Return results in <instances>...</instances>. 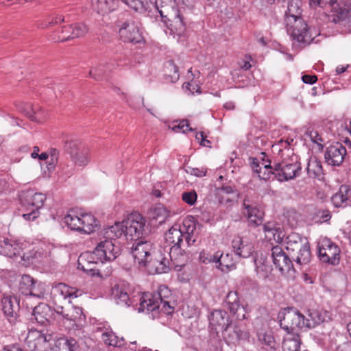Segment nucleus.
Listing matches in <instances>:
<instances>
[{
	"instance_id": "48",
	"label": "nucleus",
	"mask_w": 351,
	"mask_h": 351,
	"mask_svg": "<svg viewBox=\"0 0 351 351\" xmlns=\"http://www.w3.org/2000/svg\"><path fill=\"white\" fill-rule=\"evenodd\" d=\"M53 39L56 42H64L72 38V25H64L61 28V31L57 36H54Z\"/></svg>"
},
{
	"instance_id": "39",
	"label": "nucleus",
	"mask_w": 351,
	"mask_h": 351,
	"mask_svg": "<svg viewBox=\"0 0 351 351\" xmlns=\"http://www.w3.org/2000/svg\"><path fill=\"white\" fill-rule=\"evenodd\" d=\"M101 339L105 344L113 347H121L124 345V339L119 338L112 330L106 329L101 334Z\"/></svg>"
},
{
	"instance_id": "64",
	"label": "nucleus",
	"mask_w": 351,
	"mask_h": 351,
	"mask_svg": "<svg viewBox=\"0 0 351 351\" xmlns=\"http://www.w3.org/2000/svg\"><path fill=\"white\" fill-rule=\"evenodd\" d=\"M255 204H257L254 202L248 195L245 196L243 202V207L245 209V211L247 209H252V206Z\"/></svg>"
},
{
	"instance_id": "15",
	"label": "nucleus",
	"mask_w": 351,
	"mask_h": 351,
	"mask_svg": "<svg viewBox=\"0 0 351 351\" xmlns=\"http://www.w3.org/2000/svg\"><path fill=\"white\" fill-rule=\"evenodd\" d=\"M110 297L116 304L123 306H130L134 303V298L131 296V287L125 282H119L112 287Z\"/></svg>"
},
{
	"instance_id": "33",
	"label": "nucleus",
	"mask_w": 351,
	"mask_h": 351,
	"mask_svg": "<svg viewBox=\"0 0 351 351\" xmlns=\"http://www.w3.org/2000/svg\"><path fill=\"white\" fill-rule=\"evenodd\" d=\"M181 228L177 226H172L165 234V239L167 242L182 247L184 239Z\"/></svg>"
},
{
	"instance_id": "24",
	"label": "nucleus",
	"mask_w": 351,
	"mask_h": 351,
	"mask_svg": "<svg viewBox=\"0 0 351 351\" xmlns=\"http://www.w3.org/2000/svg\"><path fill=\"white\" fill-rule=\"evenodd\" d=\"M230 322V316L225 311L215 310L209 316L210 329L215 330L217 334L219 333L218 328L222 331Z\"/></svg>"
},
{
	"instance_id": "62",
	"label": "nucleus",
	"mask_w": 351,
	"mask_h": 351,
	"mask_svg": "<svg viewBox=\"0 0 351 351\" xmlns=\"http://www.w3.org/2000/svg\"><path fill=\"white\" fill-rule=\"evenodd\" d=\"M25 210L27 212L26 213L23 214V217L25 220H34L38 217V210L33 209H27L25 208Z\"/></svg>"
},
{
	"instance_id": "49",
	"label": "nucleus",
	"mask_w": 351,
	"mask_h": 351,
	"mask_svg": "<svg viewBox=\"0 0 351 351\" xmlns=\"http://www.w3.org/2000/svg\"><path fill=\"white\" fill-rule=\"evenodd\" d=\"M88 29L84 23L72 24V38L84 37L88 32Z\"/></svg>"
},
{
	"instance_id": "20",
	"label": "nucleus",
	"mask_w": 351,
	"mask_h": 351,
	"mask_svg": "<svg viewBox=\"0 0 351 351\" xmlns=\"http://www.w3.org/2000/svg\"><path fill=\"white\" fill-rule=\"evenodd\" d=\"M346 154V147L341 143H336L327 148L324 157L328 165L339 166L343 162Z\"/></svg>"
},
{
	"instance_id": "30",
	"label": "nucleus",
	"mask_w": 351,
	"mask_h": 351,
	"mask_svg": "<svg viewBox=\"0 0 351 351\" xmlns=\"http://www.w3.org/2000/svg\"><path fill=\"white\" fill-rule=\"evenodd\" d=\"M93 9L98 13L105 15L117 6V0H92Z\"/></svg>"
},
{
	"instance_id": "17",
	"label": "nucleus",
	"mask_w": 351,
	"mask_h": 351,
	"mask_svg": "<svg viewBox=\"0 0 351 351\" xmlns=\"http://www.w3.org/2000/svg\"><path fill=\"white\" fill-rule=\"evenodd\" d=\"M271 256L273 263L282 273L289 272L293 268L290 254H286L280 246L276 245L271 248Z\"/></svg>"
},
{
	"instance_id": "6",
	"label": "nucleus",
	"mask_w": 351,
	"mask_h": 351,
	"mask_svg": "<svg viewBox=\"0 0 351 351\" xmlns=\"http://www.w3.org/2000/svg\"><path fill=\"white\" fill-rule=\"evenodd\" d=\"M56 340L53 334L33 330L29 331L25 341L31 351H53Z\"/></svg>"
},
{
	"instance_id": "19",
	"label": "nucleus",
	"mask_w": 351,
	"mask_h": 351,
	"mask_svg": "<svg viewBox=\"0 0 351 351\" xmlns=\"http://www.w3.org/2000/svg\"><path fill=\"white\" fill-rule=\"evenodd\" d=\"M251 167L261 180H268L272 176L275 178V164L271 166V161L269 160H265L263 158L262 161H259L257 158H253Z\"/></svg>"
},
{
	"instance_id": "9",
	"label": "nucleus",
	"mask_w": 351,
	"mask_h": 351,
	"mask_svg": "<svg viewBox=\"0 0 351 351\" xmlns=\"http://www.w3.org/2000/svg\"><path fill=\"white\" fill-rule=\"evenodd\" d=\"M106 228L104 230V240L101 241L93 252L102 261H112L121 254V248L116 245L117 239H109L106 237Z\"/></svg>"
},
{
	"instance_id": "21",
	"label": "nucleus",
	"mask_w": 351,
	"mask_h": 351,
	"mask_svg": "<svg viewBox=\"0 0 351 351\" xmlns=\"http://www.w3.org/2000/svg\"><path fill=\"white\" fill-rule=\"evenodd\" d=\"M162 21L167 23L171 32L178 35H181L186 29L184 17L179 10L165 16Z\"/></svg>"
},
{
	"instance_id": "34",
	"label": "nucleus",
	"mask_w": 351,
	"mask_h": 351,
	"mask_svg": "<svg viewBox=\"0 0 351 351\" xmlns=\"http://www.w3.org/2000/svg\"><path fill=\"white\" fill-rule=\"evenodd\" d=\"M78 345L73 338L61 337L57 339L53 351H77Z\"/></svg>"
},
{
	"instance_id": "43",
	"label": "nucleus",
	"mask_w": 351,
	"mask_h": 351,
	"mask_svg": "<svg viewBox=\"0 0 351 351\" xmlns=\"http://www.w3.org/2000/svg\"><path fill=\"white\" fill-rule=\"evenodd\" d=\"M57 290L60 293L63 299L66 298H75L82 294V291L78 289H75L73 287H69L64 283H60L57 287Z\"/></svg>"
},
{
	"instance_id": "32",
	"label": "nucleus",
	"mask_w": 351,
	"mask_h": 351,
	"mask_svg": "<svg viewBox=\"0 0 351 351\" xmlns=\"http://www.w3.org/2000/svg\"><path fill=\"white\" fill-rule=\"evenodd\" d=\"M155 7L162 19L178 10L176 0H155Z\"/></svg>"
},
{
	"instance_id": "27",
	"label": "nucleus",
	"mask_w": 351,
	"mask_h": 351,
	"mask_svg": "<svg viewBox=\"0 0 351 351\" xmlns=\"http://www.w3.org/2000/svg\"><path fill=\"white\" fill-rule=\"evenodd\" d=\"M53 315L51 308L45 303H40L35 306L32 313L31 320L44 325L47 323Z\"/></svg>"
},
{
	"instance_id": "60",
	"label": "nucleus",
	"mask_w": 351,
	"mask_h": 351,
	"mask_svg": "<svg viewBox=\"0 0 351 351\" xmlns=\"http://www.w3.org/2000/svg\"><path fill=\"white\" fill-rule=\"evenodd\" d=\"M239 196H234V195H222L219 197V202L221 204L231 205L234 202L237 201Z\"/></svg>"
},
{
	"instance_id": "1",
	"label": "nucleus",
	"mask_w": 351,
	"mask_h": 351,
	"mask_svg": "<svg viewBox=\"0 0 351 351\" xmlns=\"http://www.w3.org/2000/svg\"><path fill=\"white\" fill-rule=\"evenodd\" d=\"M145 222V219L139 213H132L127 219L107 228L106 237L117 239L123 235L127 240L136 241L143 235Z\"/></svg>"
},
{
	"instance_id": "50",
	"label": "nucleus",
	"mask_w": 351,
	"mask_h": 351,
	"mask_svg": "<svg viewBox=\"0 0 351 351\" xmlns=\"http://www.w3.org/2000/svg\"><path fill=\"white\" fill-rule=\"evenodd\" d=\"M71 160L75 165L79 166H84L87 165L88 162V149L83 147L79 150L78 154H75L71 157Z\"/></svg>"
},
{
	"instance_id": "25",
	"label": "nucleus",
	"mask_w": 351,
	"mask_h": 351,
	"mask_svg": "<svg viewBox=\"0 0 351 351\" xmlns=\"http://www.w3.org/2000/svg\"><path fill=\"white\" fill-rule=\"evenodd\" d=\"M196 221L193 217H188L183 220L181 230L184 234V240L187 246H191L196 242Z\"/></svg>"
},
{
	"instance_id": "44",
	"label": "nucleus",
	"mask_w": 351,
	"mask_h": 351,
	"mask_svg": "<svg viewBox=\"0 0 351 351\" xmlns=\"http://www.w3.org/2000/svg\"><path fill=\"white\" fill-rule=\"evenodd\" d=\"M127 5L139 12L146 11L151 3L150 0H121Z\"/></svg>"
},
{
	"instance_id": "63",
	"label": "nucleus",
	"mask_w": 351,
	"mask_h": 351,
	"mask_svg": "<svg viewBox=\"0 0 351 351\" xmlns=\"http://www.w3.org/2000/svg\"><path fill=\"white\" fill-rule=\"evenodd\" d=\"M280 228H276V225L274 222H268L263 226V230L265 232H271L274 236H275L276 233L274 232H277Z\"/></svg>"
},
{
	"instance_id": "56",
	"label": "nucleus",
	"mask_w": 351,
	"mask_h": 351,
	"mask_svg": "<svg viewBox=\"0 0 351 351\" xmlns=\"http://www.w3.org/2000/svg\"><path fill=\"white\" fill-rule=\"evenodd\" d=\"M197 195L195 191L184 192L182 195V200L189 205H194L197 201Z\"/></svg>"
},
{
	"instance_id": "45",
	"label": "nucleus",
	"mask_w": 351,
	"mask_h": 351,
	"mask_svg": "<svg viewBox=\"0 0 351 351\" xmlns=\"http://www.w3.org/2000/svg\"><path fill=\"white\" fill-rule=\"evenodd\" d=\"M217 267L221 270L223 272H228L231 269L235 268V263L232 261V254L227 253L221 257V261L219 265H217Z\"/></svg>"
},
{
	"instance_id": "26",
	"label": "nucleus",
	"mask_w": 351,
	"mask_h": 351,
	"mask_svg": "<svg viewBox=\"0 0 351 351\" xmlns=\"http://www.w3.org/2000/svg\"><path fill=\"white\" fill-rule=\"evenodd\" d=\"M332 204L337 207L345 208L351 205V188L348 185H341L339 191L331 197Z\"/></svg>"
},
{
	"instance_id": "8",
	"label": "nucleus",
	"mask_w": 351,
	"mask_h": 351,
	"mask_svg": "<svg viewBox=\"0 0 351 351\" xmlns=\"http://www.w3.org/2000/svg\"><path fill=\"white\" fill-rule=\"evenodd\" d=\"M275 179L280 182L288 181L300 175L301 165L295 156L289 160L275 163Z\"/></svg>"
},
{
	"instance_id": "23",
	"label": "nucleus",
	"mask_w": 351,
	"mask_h": 351,
	"mask_svg": "<svg viewBox=\"0 0 351 351\" xmlns=\"http://www.w3.org/2000/svg\"><path fill=\"white\" fill-rule=\"evenodd\" d=\"M2 310L10 322L16 320L19 311V300L16 296L4 297L1 300Z\"/></svg>"
},
{
	"instance_id": "18",
	"label": "nucleus",
	"mask_w": 351,
	"mask_h": 351,
	"mask_svg": "<svg viewBox=\"0 0 351 351\" xmlns=\"http://www.w3.org/2000/svg\"><path fill=\"white\" fill-rule=\"evenodd\" d=\"M19 198L23 207L34 210H39L46 200L45 195L41 193H34L33 191H23Z\"/></svg>"
},
{
	"instance_id": "47",
	"label": "nucleus",
	"mask_w": 351,
	"mask_h": 351,
	"mask_svg": "<svg viewBox=\"0 0 351 351\" xmlns=\"http://www.w3.org/2000/svg\"><path fill=\"white\" fill-rule=\"evenodd\" d=\"M24 112L26 116L34 121H41L43 118V112L38 106H28Z\"/></svg>"
},
{
	"instance_id": "36",
	"label": "nucleus",
	"mask_w": 351,
	"mask_h": 351,
	"mask_svg": "<svg viewBox=\"0 0 351 351\" xmlns=\"http://www.w3.org/2000/svg\"><path fill=\"white\" fill-rule=\"evenodd\" d=\"M150 263L155 267L156 272L158 274L167 273L171 267L169 258L163 256L162 254L155 257L154 260L152 258Z\"/></svg>"
},
{
	"instance_id": "4",
	"label": "nucleus",
	"mask_w": 351,
	"mask_h": 351,
	"mask_svg": "<svg viewBox=\"0 0 351 351\" xmlns=\"http://www.w3.org/2000/svg\"><path fill=\"white\" fill-rule=\"evenodd\" d=\"M64 223L72 230L81 233L90 234L95 231L98 226L97 219L91 214H77L75 210H70L64 217Z\"/></svg>"
},
{
	"instance_id": "58",
	"label": "nucleus",
	"mask_w": 351,
	"mask_h": 351,
	"mask_svg": "<svg viewBox=\"0 0 351 351\" xmlns=\"http://www.w3.org/2000/svg\"><path fill=\"white\" fill-rule=\"evenodd\" d=\"M261 341L263 342V343L269 347L270 348L274 350L276 349V343L272 335L269 334H265L261 339Z\"/></svg>"
},
{
	"instance_id": "40",
	"label": "nucleus",
	"mask_w": 351,
	"mask_h": 351,
	"mask_svg": "<svg viewBox=\"0 0 351 351\" xmlns=\"http://www.w3.org/2000/svg\"><path fill=\"white\" fill-rule=\"evenodd\" d=\"M306 171L308 175L313 178H319L320 176L323 175L322 163L316 158L310 159L306 167Z\"/></svg>"
},
{
	"instance_id": "46",
	"label": "nucleus",
	"mask_w": 351,
	"mask_h": 351,
	"mask_svg": "<svg viewBox=\"0 0 351 351\" xmlns=\"http://www.w3.org/2000/svg\"><path fill=\"white\" fill-rule=\"evenodd\" d=\"M36 283L33 278L30 276L23 275L19 282V289L23 294L28 295V291H30Z\"/></svg>"
},
{
	"instance_id": "57",
	"label": "nucleus",
	"mask_w": 351,
	"mask_h": 351,
	"mask_svg": "<svg viewBox=\"0 0 351 351\" xmlns=\"http://www.w3.org/2000/svg\"><path fill=\"white\" fill-rule=\"evenodd\" d=\"M172 130L176 132L182 130L183 133L194 130L192 128H190L189 121L186 119L180 121L178 125L173 126Z\"/></svg>"
},
{
	"instance_id": "38",
	"label": "nucleus",
	"mask_w": 351,
	"mask_h": 351,
	"mask_svg": "<svg viewBox=\"0 0 351 351\" xmlns=\"http://www.w3.org/2000/svg\"><path fill=\"white\" fill-rule=\"evenodd\" d=\"M165 78L167 82L175 83L180 78L178 67L172 60L167 61L165 65Z\"/></svg>"
},
{
	"instance_id": "12",
	"label": "nucleus",
	"mask_w": 351,
	"mask_h": 351,
	"mask_svg": "<svg viewBox=\"0 0 351 351\" xmlns=\"http://www.w3.org/2000/svg\"><path fill=\"white\" fill-rule=\"evenodd\" d=\"M318 254L321 261L335 265L339 264L340 249L328 239H324L318 245Z\"/></svg>"
},
{
	"instance_id": "2",
	"label": "nucleus",
	"mask_w": 351,
	"mask_h": 351,
	"mask_svg": "<svg viewBox=\"0 0 351 351\" xmlns=\"http://www.w3.org/2000/svg\"><path fill=\"white\" fill-rule=\"evenodd\" d=\"M286 249L290 254L292 263L302 266L308 264L311 259L310 245L306 237L292 232L286 238Z\"/></svg>"
},
{
	"instance_id": "42",
	"label": "nucleus",
	"mask_w": 351,
	"mask_h": 351,
	"mask_svg": "<svg viewBox=\"0 0 351 351\" xmlns=\"http://www.w3.org/2000/svg\"><path fill=\"white\" fill-rule=\"evenodd\" d=\"M83 147L80 142L76 139L68 138L63 141V149L71 156V158L78 154L79 150Z\"/></svg>"
},
{
	"instance_id": "5",
	"label": "nucleus",
	"mask_w": 351,
	"mask_h": 351,
	"mask_svg": "<svg viewBox=\"0 0 351 351\" xmlns=\"http://www.w3.org/2000/svg\"><path fill=\"white\" fill-rule=\"evenodd\" d=\"M285 23L287 31L293 40L299 43L307 44L313 40L309 33L307 24L301 17L287 13Z\"/></svg>"
},
{
	"instance_id": "16",
	"label": "nucleus",
	"mask_w": 351,
	"mask_h": 351,
	"mask_svg": "<svg viewBox=\"0 0 351 351\" xmlns=\"http://www.w3.org/2000/svg\"><path fill=\"white\" fill-rule=\"evenodd\" d=\"M319 7L330 8L333 12L335 23L346 19L349 14V5L347 0H320Z\"/></svg>"
},
{
	"instance_id": "13",
	"label": "nucleus",
	"mask_w": 351,
	"mask_h": 351,
	"mask_svg": "<svg viewBox=\"0 0 351 351\" xmlns=\"http://www.w3.org/2000/svg\"><path fill=\"white\" fill-rule=\"evenodd\" d=\"M224 341L228 344L235 345L241 340H246L249 333L246 331L245 326L239 322L231 324L230 322L221 331Z\"/></svg>"
},
{
	"instance_id": "10",
	"label": "nucleus",
	"mask_w": 351,
	"mask_h": 351,
	"mask_svg": "<svg viewBox=\"0 0 351 351\" xmlns=\"http://www.w3.org/2000/svg\"><path fill=\"white\" fill-rule=\"evenodd\" d=\"M78 268L83 270L90 276H103L101 266L104 262L98 258L93 252H86L82 254L77 261Z\"/></svg>"
},
{
	"instance_id": "3",
	"label": "nucleus",
	"mask_w": 351,
	"mask_h": 351,
	"mask_svg": "<svg viewBox=\"0 0 351 351\" xmlns=\"http://www.w3.org/2000/svg\"><path fill=\"white\" fill-rule=\"evenodd\" d=\"M169 290L165 286H160L158 291L154 294H145L141 298L139 311L147 310L148 312H162L170 315L173 307L167 300Z\"/></svg>"
},
{
	"instance_id": "55",
	"label": "nucleus",
	"mask_w": 351,
	"mask_h": 351,
	"mask_svg": "<svg viewBox=\"0 0 351 351\" xmlns=\"http://www.w3.org/2000/svg\"><path fill=\"white\" fill-rule=\"evenodd\" d=\"M45 285L43 284L39 283L38 286H36V284L33 286V287L28 291V295L38 298H43L46 293L45 289L44 288Z\"/></svg>"
},
{
	"instance_id": "28",
	"label": "nucleus",
	"mask_w": 351,
	"mask_h": 351,
	"mask_svg": "<svg viewBox=\"0 0 351 351\" xmlns=\"http://www.w3.org/2000/svg\"><path fill=\"white\" fill-rule=\"evenodd\" d=\"M168 256L175 268H178V270H180L186 264L189 259L188 254L179 245H173L169 250Z\"/></svg>"
},
{
	"instance_id": "31",
	"label": "nucleus",
	"mask_w": 351,
	"mask_h": 351,
	"mask_svg": "<svg viewBox=\"0 0 351 351\" xmlns=\"http://www.w3.org/2000/svg\"><path fill=\"white\" fill-rule=\"evenodd\" d=\"M20 252L21 247L15 241H10L8 239L0 241L1 254L8 257H12L20 255Z\"/></svg>"
},
{
	"instance_id": "53",
	"label": "nucleus",
	"mask_w": 351,
	"mask_h": 351,
	"mask_svg": "<svg viewBox=\"0 0 351 351\" xmlns=\"http://www.w3.org/2000/svg\"><path fill=\"white\" fill-rule=\"evenodd\" d=\"M217 194L219 197H222V195H234V196H239V193L234 187L229 185H223L220 188L217 189Z\"/></svg>"
},
{
	"instance_id": "7",
	"label": "nucleus",
	"mask_w": 351,
	"mask_h": 351,
	"mask_svg": "<svg viewBox=\"0 0 351 351\" xmlns=\"http://www.w3.org/2000/svg\"><path fill=\"white\" fill-rule=\"evenodd\" d=\"M280 327L288 332L306 328L304 315L293 307L284 308L278 315Z\"/></svg>"
},
{
	"instance_id": "41",
	"label": "nucleus",
	"mask_w": 351,
	"mask_h": 351,
	"mask_svg": "<svg viewBox=\"0 0 351 351\" xmlns=\"http://www.w3.org/2000/svg\"><path fill=\"white\" fill-rule=\"evenodd\" d=\"M225 306L232 314L238 311V309L241 306V305L240 304L237 292H228L225 300Z\"/></svg>"
},
{
	"instance_id": "14",
	"label": "nucleus",
	"mask_w": 351,
	"mask_h": 351,
	"mask_svg": "<svg viewBox=\"0 0 351 351\" xmlns=\"http://www.w3.org/2000/svg\"><path fill=\"white\" fill-rule=\"evenodd\" d=\"M132 254L136 263L141 266H146L152 261V254L154 252L153 243L150 241H138L133 243Z\"/></svg>"
},
{
	"instance_id": "35",
	"label": "nucleus",
	"mask_w": 351,
	"mask_h": 351,
	"mask_svg": "<svg viewBox=\"0 0 351 351\" xmlns=\"http://www.w3.org/2000/svg\"><path fill=\"white\" fill-rule=\"evenodd\" d=\"M244 215L254 226H258L263 221L265 213L263 210L258 207L257 204H255L252 206V209L245 210Z\"/></svg>"
},
{
	"instance_id": "29",
	"label": "nucleus",
	"mask_w": 351,
	"mask_h": 351,
	"mask_svg": "<svg viewBox=\"0 0 351 351\" xmlns=\"http://www.w3.org/2000/svg\"><path fill=\"white\" fill-rule=\"evenodd\" d=\"M53 311L61 315L64 319L74 322L80 320L82 317L84 316L82 308L79 307H74L70 311H65L62 306L55 304Z\"/></svg>"
},
{
	"instance_id": "37",
	"label": "nucleus",
	"mask_w": 351,
	"mask_h": 351,
	"mask_svg": "<svg viewBox=\"0 0 351 351\" xmlns=\"http://www.w3.org/2000/svg\"><path fill=\"white\" fill-rule=\"evenodd\" d=\"M324 321V315L317 310H310L308 317L304 316L306 328H313Z\"/></svg>"
},
{
	"instance_id": "11",
	"label": "nucleus",
	"mask_w": 351,
	"mask_h": 351,
	"mask_svg": "<svg viewBox=\"0 0 351 351\" xmlns=\"http://www.w3.org/2000/svg\"><path fill=\"white\" fill-rule=\"evenodd\" d=\"M119 34L125 43L137 44L144 41L138 23L132 19H127L119 25Z\"/></svg>"
},
{
	"instance_id": "51",
	"label": "nucleus",
	"mask_w": 351,
	"mask_h": 351,
	"mask_svg": "<svg viewBox=\"0 0 351 351\" xmlns=\"http://www.w3.org/2000/svg\"><path fill=\"white\" fill-rule=\"evenodd\" d=\"M305 135L308 136L313 143H316L318 146L323 148L322 143L324 142V140L321 134H319L318 131L315 130L311 127H308L305 132Z\"/></svg>"
},
{
	"instance_id": "61",
	"label": "nucleus",
	"mask_w": 351,
	"mask_h": 351,
	"mask_svg": "<svg viewBox=\"0 0 351 351\" xmlns=\"http://www.w3.org/2000/svg\"><path fill=\"white\" fill-rule=\"evenodd\" d=\"M247 311L246 310V307L244 306H241L238 309V311L232 313V315H235L237 319L239 320L238 322H240V321L247 319Z\"/></svg>"
},
{
	"instance_id": "52",
	"label": "nucleus",
	"mask_w": 351,
	"mask_h": 351,
	"mask_svg": "<svg viewBox=\"0 0 351 351\" xmlns=\"http://www.w3.org/2000/svg\"><path fill=\"white\" fill-rule=\"evenodd\" d=\"M154 213L156 218H162V219L159 221L160 223H164L165 219L167 217H169L171 215L170 211L161 204H158L155 207Z\"/></svg>"
},
{
	"instance_id": "59",
	"label": "nucleus",
	"mask_w": 351,
	"mask_h": 351,
	"mask_svg": "<svg viewBox=\"0 0 351 351\" xmlns=\"http://www.w3.org/2000/svg\"><path fill=\"white\" fill-rule=\"evenodd\" d=\"M186 171L188 173H190L191 175H194L197 177H202L206 176L207 169L206 168L202 167V168H193L191 167H187Z\"/></svg>"
},
{
	"instance_id": "22",
	"label": "nucleus",
	"mask_w": 351,
	"mask_h": 351,
	"mask_svg": "<svg viewBox=\"0 0 351 351\" xmlns=\"http://www.w3.org/2000/svg\"><path fill=\"white\" fill-rule=\"evenodd\" d=\"M232 247L235 254L244 258H248L254 252V245L246 238L237 237L232 241Z\"/></svg>"
},
{
	"instance_id": "54",
	"label": "nucleus",
	"mask_w": 351,
	"mask_h": 351,
	"mask_svg": "<svg viewBox=\"0 0 351 351\" xmlns=\"http://www.w3.org/2000/svg\"><path fill=\"white\" fill-rule=\"evenodd\" d=\"M105 66L100 64L96 68L91 69L89 71V75L94 78L95 80L100 81L103 80L106 76V70L104 69Z\"/></svg>"
}]
</instances>
